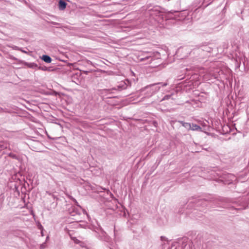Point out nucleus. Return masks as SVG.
I'll return each instance as SVG.
<instances>
[{
    "label": "nucleus",
    "mask_w": 249,
    "mask_h": 249,
    "mask_svg": "<svg viewBox=\"0 0 249 249\" xmlns=\"http://www.w3.org/2000/svg\"><path fill=\"white\" fill-rule=\"evenodd\" d=\"M52 196L53 197V199H55L56 198V201H58V200H59V198H56L53 195Z\"/></svg>",
    "instance_id": "nucleus-27"
},
{
    "label": "nucleus",
    "mask_w": 249,
    "mask_h": 249,
    "mask_svg": "<svg viewBox=\"0 0 249 249\" xmlns=\"http://www.w3.org/2000/svg\"><path fill=\"white\" fill-rule=\"evenodd\" d=\"M20 51L24 53H27V52L26 51L23 50L21 48H20Z\"/></svg>",
    "instance_id": "nucleus-29"
},
{
    "label": "nucleus",
    "mask_w": 249,
    "mask_h": 249,
    "mask_svg": "<svg viewBox=\"0 0 249 249\" xmlns=\"http://www.w3.org/2000/svg\"><path fill=\"white\" fill-rule=\"evenodd\" d=\"M190 130L193 131H198L201 132L202 131V128L200 126L193 123L191 124Z\"/></svg>",
    "instance_id": "nucleus-12"
},
{
    "label": "nucleus",
    "mask_w": 249,
    "mask_h": 249,
    "mask_svg": "<svg viewBox=\"0 0 249 249\" xmlns=\"http://www.w3.org/2000/svg\"><path fill=\"white\" fill-rule=\"evenodd\" d=\"M198 49L208 53H211L213 51V48L209 47L207 44L200 45H199Z\"/></svg>",
    "instance_id": "nucleus-7"
},
{
    "label": "nucleus",
    "mask_w": 249,
    "mask_h": 249,
    "mask_svg": "<svg viewBox=\"0 0 249 249\" xmlns=\"http://www.w3.org/2000/svg\"><path fill=\"white\" fill-rule=\"evenodd\" d=\"M153 125H154V126H157V125H158V123H157V122H156V121H154V122H153Z\"/></svg>",
    "instance_id": "nucleus-28"
},
{
    "label": "nucleus",
    "mask_w": 249,
    "mask_h": 249,
    "mask_svg": "<svg viewBox=\"0 0 249 249\" xmlns=\"http://www.w3.org/2000/svg\"><path fill=\"white\" fill-rule=\"evenodd\" d=\"M40 58L43 61L47 63H50L52 61V59L48 55L43 54L41 57H40Z\"/></svg>",
    "instance_id": "nucleus-11"
},
{
    "label": "nucleus",
    "mask_w": 249,
    "mask_h": 249,
    "mask_svg": "<svg viewBox=\"0 0 249 249\" xmlns=\"http://www.w3.org/2000/svg\"><path fill=\"white\" fill-rule=\"evenodd\" d=\"M167 85L168 83L166 82H160L149 85L147 86H145L144 88H142L139 90V92L140 93L142 94V92L146 91L144 93V95H145L144 97H149L151 96L156 92L159 90L161 86L165 87Z\"/></svg>",
    "instance_id": "nucleus-2"
},
{
    "label": "nucleus",
    "mask_w": 249,
    "mask_h": 249,
    "mask_svg": "<svg viewBox=\"0 0 249 249\" xmlns=\"http://www.w3.org/2000/svg\"><path fill=\"white\" fill-rule=\"evenodd\" d=\"M52 205H53V207H55L57 206V202H55V203L53 202L52 203Z\"/></svg>",
    "instance_id": "nucleus-26"
},
{
    "label": "nucleus",
    "mask_w": 249,
    "mask_h": 249,
    "mask_svg": "<svg viewBox=\"0 0 249 249\" xmlns=\"http://www.w3.org/2000/svg\"><path fill=\"white\" fill-rule=\"evenodd\" d=\"M14 189L16 191H17L18 193L19 194V191H18V186H17L16 184L15 185Z\"/></svg>",
    "instance_id": "nucleus-25"
},
{
    "label": "nucleus",
    "mask_w": 249,
    "mask_h": 249,
    "mask_svg": "<svg viewBox=\"0 0 249 249\" xmlns=\"http://www.w3.org/2000/svg\"><path fill=\"white\" fill-rule=\"evenodd\" d=\"M10 146L8 143L5 141L0 142V149L3 150L9 148Z\"/></svg>",
    "instance_id": "nucleus-13"
},
{
    "label": "nucleus",
    "mask_w": 249,
    "mask_h": 249,
    "mask_svg": "<svg viewBox=\"0 0 249 249\" xmlns=\"http://www.w3.org/2000/svg\"><path fill=\"white\" fill-rule=\"evenodd\" d=\"M70 198L75 203V204L76 205V206L79 207L81 209V206L78 204L77 201L74 198H73L72 196H70Z\"/></svg>",
    "instance_id": "nucleus-19"
},
{
    "label": "nucleus",
    "mask_w": 249,
    "mask_h": 249,
    "mask_svg": "<svg viewBox=\"0 0 249 249\" xmlns=\"http://www.w3.org/2000/svg\"><path fill=\"white\" fill-rule=\"evenodd\" d=\"M68 212L69 214L72 216H75L76 215H80L81 213L79 209L72 205H71L70 207L68 208Z\"/></svg>",
    "instance_id": "nucleus-6"
},
{
    "label": "nucleus",
    "mask_w": 249,
    "mask_h": 249,
    "mask_svg": "<svg viewBox=\"0 0 249 249\" xmlns=\"http://www.w3.org/2000/svg\"><path fill=\"white\" fill-rule=\"evenodd\" d=\"M146 55L144 56V57H142L140 58V60L141 61H143L146 60L150 59V61H152L153 60V53L152 52H148L146 53Z\"/></svg>",
    "instance_id": "nucleus-10"
},
{
    "label": "nucleus",
    "mask_w": 249,
    "mask_h": 249,
    "mask_svg": "<svg viewBox=\"0 0 249 249\" xmlns=\"http://www.w3.org/2000/svg\"><path fill=\"white\" fill-rule=\"evenodd\" d=\"M3 112H8V111H7V109L6 108L4 109V108L0 107V113Z\"/></svg>",
    "instance_id": "nucleus-22"
},
{
    "label": "nucleus",
    "mask_w": 249,
    "mask_h": 249,
    "mask_svg": "<svg viewBox=\"0 0 249 249\" xmlns=\"http://www.w3.org/2000/svg\"><path fill=\"white\" fill-rule=\"evenodd\" d=\"M178 122L185 128H186L188 130H190L191 123H186L182 121H179Z\"/></svg>",
    "instance_id": "nucleus-14"
},
{
    "label": "nucleus",
    "mask_w": 249,
    "mask_h": 249,
    "mask_svg": "<svg viewBox=\"0 0 249 249\" xmlns=\"http://www.w3.org/2000/svg\"><path fill=\"white\" fill-rule=\"evenodd\" d=\"M127 88V85L125 83L123 82L121 84H120L117 86V89H126Z\"/></svg>",
    "instance_id": "nucleus-16"
},
{
    "label": "nucleus",
    "mask_w": 249,
    "mask_h": 249,
    "mask_svg": "<svg viewBox=\"0 0 249 249\" xmlns=\"http://www.w3.org/2000/svg\"><path fill=\"white\" fill-rule=\"evenodd\" d=\"M8 58L13 60H17V58L12 55H9Z\"/></svg>",
    "instance_id": "nucleus-23"
},
{
    "label": "nucleus",
    "mask_w": 249,
    "mask_h": 249,
    "mask_svg": "<svg viewBox=\"0 0 249 249\" xmlns=\"http://www.w3.org/2000/svg\"><path fill=\"white\" fill-rule=\"evenodd\" d=\"M77 74L73 75L71 76V78H72V82H75V83H76V81H74V79H76V80H77V81H79V80L77 78Z\"/></svg>",
    "instance_id": "nucleus-21"
},
{
    "label": "nucleus",
    "mask_w": 249,
    "mask_h": 249,
    "mask_svg": "<svg viewBox=\"0 0 249 249\" xmlns=\"http://www.w3.org/2000/svg\"><path fill=\"white\" fill-rule=\"evenodd\" d=\"M38 69L39 70L43 71H55L56 69L53 68V67H47L45 66H39L38 67Z\"/></svg>",
    "instance_id": "nucleus-9"
},
{
    "label": "nucleus",
    "mask_w": 249,
    "mask_h": 249,
    "mask_svg": "<svg viewBox=\"0 0 249 249\" xmlns=\"http://www.w3.org/2000/svg\"><path fill=\"white\" fill-rule=\"evenodd\" d=\"M174 12L177 13H178V11H174Z\"/></svg>",
    "instance_id": "nucleus-32"
},
{
    "label": "nucleus",
    "mask_w": 249,
    "mask_h": 249,
    "mask_svg": "<svg viewBox=\"0 0 249 249\" xmlns=\"http://www.w3.org/2000/svg\"><path fill=\"white\" fill-rule=\"evenodd\" d=\"M233 204L232 207L235 210H242L245 209L246 203L243 199H238L234 201H231Z\"/></svg>",
    "instance_id": "nucleus-5"
},
{
    "label": "nucleus",
    "mask_w": 249,
    "mask_h": 249,
    "mask_svg": "<svg viewBox=\"0 0 249 249\" xmlns=\"http://www.w3.org/2000/svg\"><path fill=\"white\" fill-rule=\"evenodd\" d=\"M161 7L158 5L152 6L151 4L147 5L145 10V14L148 15L153 18L155 17H160L162 13Z\"/></svg>",
    "instance_id": "nucleus-4"
},
{
    "label": "nucleus",
    "mask_w": 249,
    "mask_h": 249,
    "mask_svg": "<svg viewBox=\"0 0 249 249\" xmlns=\"http://www.w3.org/2000/svg\"><path fill=\"white\" fill-rule=\"evenodd\" d=\"M160 240L162 242L161 244L162 248L167 249H177V248H181V249H192L194 247L193 242L187 237H183L181 238H178L176 241L173 242L171 247L169 246V242L167 238L165 236H160Z\"/></svg>",
    "instance_id": "nucleus-1"
},
{
    "label": "nucleus",
    "mask_w": 249,
    "mask_h": 249,
    "mask_svg": "<svg viewBox=\"0 0 249 249\" xmlns=\"http://www.w3.org/2000/svg\"><path fill=\"white\" fill-rule=\"evenodd\" d=\"M74 241L76 244H79V246L81 247L87 248L86 244L85 243L81 242L77 239H75V240H74Z\"/></svg>",
    "instance_id": "nucleus-15"
},
{
    "label": "nucleus",
    "mask_w": 249,
    "mask_h": 249,
    "mask_svg": "<svg viewBox=\"0 0 249 249\" xmlns=\"http://www.w3.org/2000/svg\"><path fill=\"white\" fill-rule=\"evenodd\" d=\"M172 96L171 94L169 95H166L164 96V97L162 98L161 101L165 100H168Z\"/></svg>",
    "instance_id": "nucleus-20"
},
{
    "label": "nucleus",
    "mask_w": 249,
    "mask_h": 249,
    "mask_svg": "<svg viewBox=\"0 0 249 249\" xmlns=\"http://www.w3.org/2000/svg\"><path fill=\"white\" fill-rule=\"evenodd\" d=\"M67 5V3L64 0H59L58 1V7L59 10H64Z\"/></svg>",
    "instance_id": "nucleus-8"
},
{
    "label": "nucleus",
    "mask_w": 249,
    "mask_h": 249,
    "mask_svg": "<svg viewBox=\"0 0 249 249\" xmlns=\"http://www.w3.org/2000/svg\"><path fill=\"white\" fill-rule=\"evenodd\" d=\"M65 230L66 231V230H67V228H66L65 229Z\"/></svg>",
    "instance_id": "nucleus-33"
},
{
    "label": "nucleus",
    "mask_w": 249,
    "mask_h": 249,
    "mask_svg": "<svg viewBox=\"0 0 249 249\" xmlns=\"http://www.w3.org/2000/svg\"><path fill=\"white\" fill-rule=\"evenodd\" d=\"M8 156L14 159H18V157L17 156V155H16V154H13L12 153H10L8 154Z\"/></svg>",
    "instance_id": "nucleus-18"
},
{
    "label": "nucleus",
    "mask_w": 249,
    "mask_h": 249,
    "mask_svg": "<svg viewBox=\"0 0 249 249\" xmlns=\"http://www.w3.org/2000/svg\"><path fill=\"white\" fill-rule=\"evenodd\" d=\"M12 48L13 49V50H20V48H19L18 47V46H13L12 47Z\"/></svg>",
    "instance_id": "nucleus-24"
},
{
    "label": "nucleus",
    "mask_w": 249,
    "mask_h": 249,
    "mask_svg": "<svg viewBox=\"0 0 249 249\" xmlns=\"http://www.w3.org/2000/svg\"><path fill=\"white\" fill-rule=\"evenodd\" d=\"M84 72L85 74H87L89 73V71H84Z\"/></svg>",
    "instance_id": "nucleus-30"
},
{
    "label": "nucleus",
    "mask_w": 249,
    "mask_h": 249,
    "mask_svg": "<svg viewBox=\"0 0 249 249\" xmlns=\"http://www.w3.org/2000/svg\"><path fill=\"white\" fill-rule=\"evenodd\" d=\"M26 65L27 66H28V67L29 68H38L37 65L35 63H26Z\"/></svg>",
    "instance_id": "nucleus-17"
},
{
    "label": "nucleus",
    "mask_w": 249,
    "mask_h": 249,
    "mask_svg": "<svg viewBox=\"0 0 249 249\" xmlns=\"http://www.w3.org/2000/svg\"><path fill=\"white\" fill-rule=\"evenodd\" d=\"M190 203L195 204V207L199 208L200 211H203L207 206L208 203L210 202H214L215 199L210 197L207 198L198 199L194 200V198L190 199Z\"/></svg>",
    "instance_id": "nucleus-3"
},
{
    "label": "nucleus",
    "mask_w": 249,
    "mask_h": 249,
    "mask_svg": "<svg viewBox=\"0 0 249 249\" xmlns=\"http://www.w3.org/2000/svg\"><path fill=\"white\" fill-rule=\"evenodd\" d=\"M48 137L50 139H53V140L54 139V138H51V137L50 136H49V135H48Z\"/></svg>",
    "instance_id": "nucleus-31"
}]
</instances>
